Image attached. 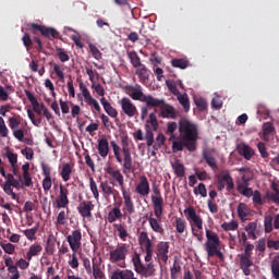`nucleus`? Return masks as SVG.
I'll return each mask as SVG.
<instances>
[{
  "label": "nucleus",
  "instance_id": "19",
  "mask_svg": "<svg viewBox=\"0 0 279 279\" xmlns=\"http://www.w3.org/2000/svg\"><path fill=\"white\" fill-rule=\"evenodd\" d=\"M78 214L84 219H93V210H95V204L92 201H84L77 207Z\"/></svg>",
  "mask_w": 279,
  "mask_h": 279
},
{
  "label": "nucleus",
  "instance_id": "49",
  "mask_svg": "<svg viewBox=\"0 0 279 279\" xmlns=\"http://www.w3.org/2000/svg\"><path fill=\"white\" fill-rule=\"evenodd\" d=\"M222 230L225 232H230L232 230H239V222L236 220H232L231 222H223L221 225Z\"/></svg>",
  "mask_w": 279,
  "mask_h": 279
},
{
  "label": "nucleus",
  "instance_id": "35",
  "mask_svg": "<svg viewBox=\"0 0 279 279\" xmlns=\"http://www.w3.org/2000/svg\"><path fill=\"white\" fill-rule=\"evenodd\" d=\"M128 58L132 64V66H134V69H138L140 66L143 65V63L141 62V57L138 56V53L134 50L128 52Z\"/></svg>",
  "mask_w": 279,
  "mask_h": 279
},
{
  "label": "nucleus",
  "instance_id": "54",
  "mask_svg": "<svg viewBox=\"0 0 279 279\" xmlns=\"http://www.w3.org/2000/svg\"><path fill=\"white\" fill-rule=\"evenodd\" d=\"M194 194L199 195L202 197H206L208 195V191L206 190V184L199 183L198 186L194 189Z\"/></svg>",
  "mask_w": 279,
  "mask_h": 279
},
{
  "label": "nucleus",
  "instance_id": "27",
  "mask_svg": "<svg viewBox=\"0 0 279 279\" xmlns=\"http://www.w3.org/2000/svg\"><path fill=\"white\" fill-rule=\"evenodd\" d=\"M160 219L161 218H154V217H150L148 218V223L153 230V232H156L157 234H165V228L162 227V223H160Z\"/></svg>",
  "mask_w": 279,
  "mask_h": 279
},
{
  "label": "nucleus",
  "instance_id": "9",
  "mask_svg": "<svg viewBox=\"0 0 279 279\" xmlns=\"http://www.w3.org/2000/svg\"><path fill=\"white\" fill-rule=\"evenodd\" d=\"M129 254H130V244L121 243V244H118L114 250H111L109 252V260L112 264L121 263L119 264V267L125 268V258H128Z\"/></svg>",
  "mask_w": 279,
  "mask_h": 279
},
{
  "label": "nucleus",
  "instance_id": "40",
  "mask_svg": "<svg viewBox=\"0 0 279 279\" xmlns=\"http://www.w3.org/2000/svg\"><path fill=\"white\" fill-rule=\"evenodd\" d=\"M264 231L266 234L274 232V216L267 215L264 218Z\"/></svg>",
  "mask_w": 279,
  "mask_h": 279
},
{
  "label": "nucleus",
  "instance_id": "5",
  "mask_svg": "<svg viewBox=\"0 0 279 279\" xmlns=\"http://www.w3.org/2000/svg\"><path fill=\"white\" fill-rule=\"evenodd\" d=\"M105 171L109 175L110 184H112V186L120 187L122 197L123 199H125V206H132V194L128 192V190H125V179L123 177V173H121V170H116L112 167H107Z\"/></svg>",
  "mask_w": 279,
  "mask_h": 279
},
{
  "label": "nucleus",
  "instance_id": "30",
  "mask_svg": "<svg viewBox=\"0 0 279 279\" xmlns=\"http://www.w3.org/2000/svg\"><path fill=\"white\" fill-rule=\"evenodd\" d=\"M135 69V75H137L142 84H145L149 80V70H147V66H145V64H142Z\"/></svg>",
  "mask_w": 279,
  "mask_h": 279
},
{
  "label": "nucleus",
  "instance_id": "56",
  "mask_svg": "<svg viewBox=\"0 0 279 279\" xmlns=\"http://www.w3.org/2000/svg\"><path fill=\"white\" fill-rule=\"evenodd\" d=\"M36 232H38V227L26 229L24 230V236H26L28 241H34V239H36Z\"/></svg>",
  "mask_w": 279,
  "mask_h": 279
},
{
  "label": "nucleus",
  "instance_id": "7",
  "mask_svg": "<svg viewBox=\"0 0 279 279\" xmlns=\"http://www.w3.org/2000/svg\"><path fill=\"white\" fill-rule=\"evenodd\" d=\"M125 90L129 97L134 99V101H143L144 104H146L147 108H149L150 106H158V104H160V101H158V98H155L151 95L143 94V87L141 85H129L125 87Z\"/></svg>",
  "mask_w": 279,
  "mask_h": 279
},
{
  "label": "nucleus",
  "instance_id": "25",
  "mask_svg": "<svg viewBox=\"0 0 279 279\" xmlns=\"http://www.w3.org/2000/svg\"><path fill=\"white\" fill-rule=\"evenodd\" d=\"M100 104L104 107L105 112H107L111 119H117V117H119V111H117V108L112 107L106 97L100 99Z\"/></svg>",
  "mask_w": 279,
  "mask_h": 279
},
{
  "label": "nucleus",
  "instance_id": "32",
  "mask_svg": "<svg viewBox=\"0 0 279 279\" xmlns=\"http://www.w3.org/2000/svg\"><path fill=\"white\" fill-rule=\"evenodd\" d=\"M71 173H73V165L64 163L60 171L63 182H69V180H71Z\"/></svg>",
  "mask_w": 279,
  "mask_h": 279
},
{
  "label": "nucleus",
  "instance_id": "57",
  "mask_svg": "<svg viewBox=\"0 0 279 279\" xmlns=\"http://www.w3.org/2000/svg\"><path fill=\"white\" fill-rule=\"evenodd\" d=\"M167 138L165 137V134L159 133L156 137V143L153 145L154 149H160L162 145H165Z\"/></svg>",
  "mask_w": 279,
  "mask_h": 279
},
{
  "label": "nucleus",
  "instance_id": "29",
  "mask_svg": "<svg viewBox=\"0 0 279 279\" xmlns=\"http://www.w3.org/2000/svg\"><path fill=\"white\" fill-rule=\"evenodd\" d=\"M98 154L100 158H106L108 154H110V144L108 143V140L106 138H100L98 141Z\"/></svg>",
  "mask_w": 279,
  "mask_h": 279
},
{
  "label": "nucleus",
  "instance_id": "52",
  "mask_svg": "<svg viewBox=\"0 0 279 279\" xmlns=\"http://www.w3.org/2000/svg\"><path fill=\"white\" fill-rule=\"evenodd\" d=\"M21 125V116H14L9 118V128L11 130H17V128Z\"/></svg>",
  "mask_w": 279,
  "mask_h": 279
},
{
  "label": "nucleus",
  "instance_id": "2",
  "mask_svg": "<svg viewBox=\"0 0 279 279\" xmlns=\"http://www.w3.org/2000/svg\"><path fill=\"white\" fill-rule=\"evenodd\" d=\"M121 143L122 148L114 141H111L110 145L113 149V156L117 162H119V165H122V169L125 173V171H132L133 169L132 149H130V142L128 136H123Z\"/></svg>",
  "mask_w": 279,
  "mask_h": 279
},
{
  "label": "nucleus",
  "instance_id": "50",
  "mask_svg": "<svg viewBox=\"0 0 279 279\" xmlns=\"http://www.w3.org/2000/svg\"><path fill=\"white\" fill-rule=\"evenodd\" d=\"M2 189L7 195H11L12 199L19 201V195L12 190V183H3Z\"/></svg>",
  "mask_w": 279,
  "mask_h": 279
},
{
  "label": "nucleus",
  "instance_id": "28",
  "mask_svg": "<svg viewBox=\"0 0 279 279\" xmlns=\"http://www.w3.org/2000/svg\"><path fill=\"white\" fill-rule=\"evenodd\" d=\"M238 216L242 221H247L252 217V209L245 203H240L238 206Z\"/></svg>",
  "mask_w": 279,
  "mask_h": 279
},
{
  "label": "nucleus",
  "instance_id": "55",
  "mask_svg": "<svg viewBox=\"0 0 279 279\" xmlns=\"http://www.w3.org/2000/svg\"><path fill=\"white\" fill-rule=\"evenodd\" d=\"M138 241H140V245H142V247H144L145 245L151 244V240L149 239V235L145 231L140 233Z\"/></svg>",
  "mask_w": 279,
  "mask_h": 279
},
{
  "label": "nucleus",
  "instance_id": "38",
  "mask_svg": "<svg viewBox=\"0 0 279 279\" xmlns=\"http://www.w3.org/2000/svg\"><path fill=\"white\" fill-rule=\"evenodd\" d=\"M41 36H45V38H60V33L56 28L44 26L41 28Z\"/></svg>",
  "mask_w": 279,
  "mask_h": 279
},
{
  "label": "nucleus",
  "instance_id": "1",
  "mask_svg": "<svg viewBox=\"0 0 279 279\" xmlns=\"http://www.w3.org/2000/svg\"><path fill=\"white\" fill-rule=\"evenodd\" d=\"M179 132L187 151H195L197 149V138H199L197 124L182 118L179 122Z\"/></svg>",
  "mask_w": 279,
  "mask_h": 279
},
{
  "label": "nucleus",
  "instance_id": "12",
  "mask_svg": "<svg viewBox=\"0 0 279 279\" xmlns=\"http://www.w3.org/2000/svg\"><path fill=\"white\" fill-rule=\"evenodd\" d=\"M52 207L57 210L69 208V189L62 184L59 186V195L52 202Z\"/></svg>",
  "mask_w": 279,
  "mask_h": 279
},
{
  "label": "nucleus",
  "instance_id": "44",
  "mask_svg": "<svg viewBox=\"0 0 279 279\" xmlns=\"http://www.w3.org/2000/svg\"><path fill=\"white\" fill-rule=\"evenodd\" d=\"M171 64L174 69H189V60L186 59H172Z\"/></svg>",
  "mask_w": 279,
  "mask_h": 279
},
{
  "label": "nucleus",
  "instance_id": "6",
  "mask_svg": "<svg viewBox=\"0 0 279 279\" xmlns=\"http://www.w3.org/2000/svg\"><path fill=\"white\" fill-rule=\"evenodd\" d=\"M206 243H205V250L207 252L208 258H213V256H217L219 260H225L226 256L221 252L220 245H221V240H219V235L210 230L206 229Z\"/></svg>",
  "mask_w": 279,
  "mask_h": 279
},
{
  "label": "nucleus",
  "instance_id": "17",
  "mask_svg": "<svg viewBox=\"0 0 279 279\" xmlns=\"http://www.w3.org/2000/svg\"><path fill=\"white\" fill-rule=\"evenodd\" d=\"M215 148H204L202 151L203 160H205L206 165L210 167L213 171H219V166L217 165V159L213 154H215Z\"/></svg>",
  "mask_w": 279,
  "mask_h": 279
},
{
  "label": "nucleus",
  "instance_id": "60",
  "mask_svg": "<svg viewBox=\"0 0 279 279\" xmlns=\"http://www.w3.org/2000/svg\"><path fill=\"white\" fill-rule=\"evenodd\" d=\"M194 101H195L196 108H198L201 112H204V110L208 108V102H206V99L204 98H196Z\"/></svg>",
  "mask_w": 279,
  "mask_h": 279
},
{
  "label": "nucleus",
  "instance_id": "20",
  "mask_svg": "<svg viewBox=\"0 0 279 279\" xmlns=\"http://www.w3.org/2000/svg\"><path fill=\"white\" fill-rule=\"evenodd\" d=\"M150 187H149V180H147V177L142 175L140 178V182L135 186V192L137 195H141L142 197H147L150 193Z\"/></svg>",
  "mask_w": 279,
  "mask_h": 279
},
{
  "label": "nucleus",
  "instance_id": "37",
  "mask_svg": "<svg viewBox=\"0 0 279 279\" xmlns=\"http://www.w3.org/2000/svg\"><path fill=\"white\" fill-rule=\"evenodd\" d=\"M172 169L174 170L177 178H184V165L180 162V159L174 160V162L172 163Z\"/></svg>",
  "mask_w": 279,
  "mask_h": 279
},
{
  "label": "nucleus",
  "instance_id": "26",
  "mask_svg": "<svg viewBox=\"0 0 279 279\" xmlns=\"http://www.w3.org/2000/svg\"><path fill=\"white\" fill-rule=\"evenodd\" d=\"M133 278H134V271L130 269H123V270L117 269L110 276V279H133Z\"/></svg>",
  "mask_w": 279,
  "mask_h": 279
},
{
  "label": "nucleus",
  "instance_id": "10",
  "mask_svg": "<svg viewBox=\"0 0 279 279\" xmlns=\"http://www.w3.org/2000/svg\"><path fill=\"white\" fill-rule=\"evenodd\" d=\"M154 195L150 196L154 215L157 219L162 217V213L165 211V198H162V193L160 192V187L157 185H153Z\"/></svg>",
  "mask_w": 279,
  "mask_h": 279
},
{
  "label": "nucleus",
  "instance_id": "16",
  "mask_svg": "<svg viewBox=\"0 0 279 279\" xmlns=\"http://www.w3.org/2000/svg\"><path fill=\"white\" fill-rule=\"evenodd\" d=\"M22 43L26 49V51H29L32 47H34V43H36L35 49L38 51V53H41L44 47H43V41L38 37H34L32 39V36H29V33H24L22 37Z\"/></svg>",
  "mask_w": 279,
  "mask_h": 279
},
{
  "label": "nucleus",
  "instance_id": "41",
  "mask_svg": "<svg viewBox=\"0 0 279 279\" xmlns=\"http://www.w3.org/2000/svg\"><path fill=\"white\" fill-rule=\"evenodd\" d=\"M272 191L275 192H267L266 198L268 202H272V204H277L279 206V190L276 185H272Z\"/></svg>",
  "mask_w": 279,
  "mask_h": 279
},
{
  "label": "nucleus",
  "instance_id": "43",
  "mask_svg": "<svg viewBox=\"0 0 279 279\" xmlns=\"http://www.w3.org/2000/svg\"><path fill=\"white\" fill-rule=\"evenodd\" d=\"M89 189L93 197L96 199V202H99V187L97 186V182H95L93 177L89 178Z\"/></svg>",
  "mask_w": 279,
  "mask_h": 279
},
{
  "label": "nucleus",
  "instance_id": "4",
  "mask_svg": "<svg viewBox=\"0 0 279 279\" xmlns=\"http://www.w3.org/2000/svg\"><path fill=\"white\" fill-rule=\"evenodd\" d=\"M121 202L116 203L113 208L107 215V221L109 223H114V221H121V219H128V223H132V215L136 213V207L134 206V201L132 205L129 204V207L125 206V199H123V207L121 211Z\"/></svg>",
  "mask_w": 279,
  "mask_h": 279
},
{
  "label": "nucleus",
  "instance_id": "31",
  "mask_svg": "<svg viewBox=\"0 0 279 279\" xmlns=\"http://www.w3.org/2000/svg\"><path fill=\"white\" fill-rule=\"evenodd\" d=\"M99 187L104 197H111V195H114V193H117V190H114V185H110L108 181H100Z\"/></svg>",
  "mask_w": 279,
  "mask_h": 279
},
{
  "label": "nucleus",
  "instance_id": "33",
  "mask_svg": "<svg viewBox=\"0 0 279 279\" xmlns=\"http://www.w3.org/2000/svg\"><path fill=\"white\" fill-rule=\"evenodd\" d=\"M245 232H247V238L252 239V241H256V230H258V223L256 221L250 222L244 228Z\"/></svg>",
  "mask_w": 279,
  "mask_h": 279
},
{
  "label": "nucleus",
  "instance_id": "42",
  "mask_svg": "<svg viewBox=\"0 0 279 279\" xmlns=\"http://www.w3.org/2000/svg\"><path fill=\"white\" fill-rule=\"evenodd\" d=\"M272 279H279V257H275L270 263Z\"/></svg>",
  "mask_w": 279,
  "mask_h": 279
},
{
  "label": "nucleus",
  "instance_id": "18",
  "mask_svg": "<svg viewBox=\"0 0 279 279\" xmlns=\"http://www.w3.org/2000/svg\"><path fill=\"white\" fill-rule=\"evenodd\" d=\"M41 171L44 175L43 180V189L45 193H49L51 191V186H53V182L51 181V167L49 165L41 162Z\"/></svg>",
  "mask_w": 279,
  "mask_h": 279
},
{
  "label": "nucleus",
  "instance_id": "39",
  "mask_svg": "<svg viewBox=\"0 0 279 279\" xmlns=\"http://www.w3.org/2000/svg\"><path fill=\"white\" fill-rule=\"evenodd\" d=\"M174 228L179 234H184V231L186 230V220H184V218L175 217Z\"/></svg>",
  "mask_w": 279,
  "mask_h": 279
},
{
  "label": "nucleus",
  "instance_id": "62",
  "mask_svg": "<svg viewBox=\"0 0 279 279\" xmlns=\"http://www.w3.org/2000/svg\"><path fill=\"white\" fill-rule=\"evenodd\" d=\"M253 202L257 205V206H264L265 205V201L263 199V195L260 194V192L255 191L253 193Z\"/></svg>",
  "mask_w": 279,
  "mask_h": 279
},
{
  "label": "nucleus",
  "instance_id": "46",
  "mask_svg": "<svg viewBox=\"0 0 279 279\" xmlns=\"http://www.w3.org/2000/svg\"><path fill=\"white\" fill-rule=\"evenodd\" d=\"M179 104L183 106V110L185 112H189L191 110V102L189 101V95L183 94L178 96Z\"/></svg>",
  "mask_w": 279,
  "mask_h": 279
},
{
  "label": "nucleus",
  "instance_id": "45",
  "mask_svg": "<svg viewBox=\"0 0 279 279\" xmlns=\"http://www.w3.org/2000/svg\"><path fill=\"white\" fill-rule=\"evenodd\" d=\"M0 247L5 254H14V252L16 251V246L5 240L0 242Z\"/></svg>",
  "mask_w": 279,
  "mask_h": 279
},
{
  "label": "nucleus",
  "instance_id": "48",
  "mask_svg": "<svg viewBox=\"0 0 279 279\" xmlns=\"http://www.w3.org/2000/svg\"><path fill=\"white\" fill-rule=\"evenodd\" d=\"M113 228H116V230L119 232V238L121 241H126V239L130 236L123 225H113Z\"/></svg>",
  "mask_w": 279,
  "mask_h": 279
},
{
  "label": "nucleus",
  "instance_id": "47",
  "mask_svg": "<svg viewBox=\"0 0 279 279\" xmlns=\"http://www.w3.org/2000/svg\"><path fill=\"white\" fill-rule=\"evenodd\" d=\"M69 219V211L61 210L57 216L56 226H66Z\"/></svg>",
  "mask_w": 279,
  "mask_h": 279
},
{
  "label": "nucleus",
  "instance_id": "14",
  "mask_svg": "<svg viewBox=\"0 0 279 279\" xmlns=\"http://www.w3.org/2000/svg\"><path fill=\"white\" fill-rule=\"evenodd\" d=\"M158 105L150 106L149 108H160V114L162 119H175V109L173 106L168 105L165 99H158Z\"/></svg>",
  "mask_w": 279,
  "mask_h": 279
},
{
  "label": "nucleus",
  "instance_id": "15",
  "mask_svg": "<svg viewBox=\"0 0 279 279\" xmlns=\"http://www.w3.org/2000/svg\"><path fill=\"white\" fill-rule=\"evenodd\" d=\"M120 106L122 108L123 114L132 119L133 117H138V109L136 105L132 104V100L128 97H124L120 100Z\"/></svg>",
  "mask_w": 279,
  "mask_h": 279
},
{
  "label": "nucleus",
  "instance_id": "34",
  "mask_svg": "<svg viewBox=\"0 0 279 279\" xmlns=\"http://www.w3.org/2000/svg\"><path fill=\"white\" fill-rule=\"evenodd\" d=\"M56 236H48L45 247L46 254H48V256H53V252H56Z\"/></svg>",
  "mask_w": 279,
  "mask_h": 279
},
{
  "label": "nucleus",
  "instance_id": "23",
  "mask_svg": "<svg viewBox=\"0 0 279 279\" xmlns=\"http://www.w3.org/2000/svg\"><path fill=\"white\" fill-rule=\"evenodd\" d=\"M254 265V262H252V257L247 255H242L240 258V268L242 269L244 276H250L252 274V270L250 269Z\"/></svg>",
  "mask_w": 279,
  "mask_h": 279
},
{
  "label": "nucleus",
  "instance_id": "53",
  "mask_svg": "<svg viewBox=\"0 0 279 279\" xmlns=\"http://www.w3.org/2000/svg\"><path fill=\"white\" fill-rule=\"evenodd\" d=\"M100 120L102 121L104 128L106 130H114V124L110 121V118L106 113L100 114Z\"/></svg>",
  "mask_w": 279,
  "mask_h": 279
},
{
  "label": "nucleus",
  "instance_id": "36",
  "mask_svg": "<svg viewBox=\"0 0 279 279\" xmlns=\"http://www.w3.org/2000/svg\"><path fill=\"white\" fill-rule=\"evenodd\" d=\"M40 252H43V246L40 244L31 245L28 252L26 253L27 260H32L33 256H38Z\"/></svg>",
  "mask_w": 279,
  "mask_h": 279
},
{
  "label": "nucleus",
  "instance_id": "8",
  "mask_svg": "<svg viewBox=\"0 0 279 279\" xmlns=\"http://www.w3.org/2000/svg\"><path fill=\"white\" fill-rule=\"evenodd\" d=\"M131 260L134 271L143 278H154V276H156V266H154V263H149L145 266L141 259V254L134 252Z\"/></svg>",
  "mask_w": 279,
  "mask_h": 279
},
{
  "label": "nucleus",
  "instance_id": "22",
  "mask_svg": "<svg viewBox=\"0 0 279 279\" xmlns=\"http://www.w3.org/2000/svg\"><path fill=\"white\" fill-rule=\"evenodd\" d=\"M101 257H94L92 258V274L95 279H104L105 275L101 270Z\"/></svg>",
  "mask_w": 279,
  "mask_h": 279
},
{
  "label": "nucleus",
  "instance_id": "13",
  "mask_svg": "<svg viewBox=\"0 0 279 279\" xmlns=\"http://www.w3.org/2000/svg\"><path fill=\"white\" fill-rule=\"evenodd\" d=\"M70 248L74 254L82 250V229H74L71 234L66 236Z\"/></svg>",
  "mask_w": 279,
  "mask_h": 279
},
{
  "label": "nucleus",
  "instance_id": "24",
  "mask_svg": "<svg viewBox=\"0 0 279 279\" xmlns=\"http://www.w3.org/2000/svg\"><path fill=\"white\" fill-rule=\"evenodd\" d=\"M238 151L240 156H243V158H245V160H252V157L255 154L254 149L245 143L238 145Z\"/></svg>",
  "mask_w": 279,
  "mask_h": 279
},
{
  "label": "nucleus",
  "instance_id": "61",
  "mask_svg": "<svg viewBox=\"0 0 279 279\" xmlns=\"http://www.w3.org/2000/svg\"><path fill=\"white\" fill-rule=\"evenodd\" d=\"M88 47L93 58H95V60H101V51H99L97 46L89 44Z\"/></svg>",
  "mask_w": 279,
  "mask_h": 279
},
{
  "label": "nucleus",
  "instance_id": "63",
  "mask_svg": "<svg viewBox=\"0 0 279 279\" xmlns=\"http://www.w3.org/2000/svg\"><path fill=\"white\" fill-rule=\"evenodd\" d=\"M21 154L24 155L26 160H34V149L32 147H26L22 149Z\"/></svg>",
  "mask_w": 279,
  "mask_h": 279
},
{
  "label": "nucleus",
  "instance_id": "51",
  "mask_svg": "<svg viewBox=\"0 0 279 279\" xmlns=\"http://www.w3.org/2000/svg\"><path fill=\"white\" fill-rule=\"evenodd\" d=\"M80 88L82 90V95L86 101V104H89L94 98L90 96V92L88 90V87L84 83L80 84Z\"/></svg>",
  "mask_w": 279,
  "mask_h": 279
},
{
  "label": "nucleus",
  "instance_id": "58",
  "mask_svg": "<svg viewBox=\"0 0 279 279\" xmlns=\"http://www.w3.org/2000/svg\"><path fill=\"white\" fill-rule=\"evenodd\" d=\"M57 56L60 62H69V60H71V57H69V53H66L62 48H57Z\"/></svg>",
  "mask_w": 279,
  "mask_h": 279
},
{
  "label": "nucleus",
  "instance_id": "3",
  "mask_svg": "<svg viewBox=\"0 0 279 279\" xmlns=\"http://www.w3.org/2000/svg\"><path fill=\"white\" fill-rule=\"evenodd\" d=\"M185 219L189 221L193 236L197 239L199 243L204 241V219L197 215L195 207L189 206L183 210Z\"/></svg>",
  "mask_w": 279,
  "mask_h": 279
},
{
  "label": "nucleus",
  "instance_id": "21",
  "mask_svg": "<svg viewBox=\"0 0 279 279\" xmlns=\"http://www.w3.org/2000/svg\"><path fill=\"white\" fill-rule=\"evenodd\" d=\"M156 255L159 260L167 264V260H169V242H158Z\"/></svg>",
  "mask_w": 279,
  "mask_h": 279
},
{
  "label": "nucleus",
  "instance_id": "11",
  "mask_svg": "<svg viewBox=\"0 0 279 279\" xmlns=\"http://www.w3.org/2000/svg\"><path fill=\"white\" fill-rule=\"evenodd\" d=\"M217 178V190L223 191V189H227L228 193H231L234 191V179H232V175H230V171L225 170L221 171L219 174L216 175ZM227 184V187H226Z\"/></svg>",
  "mask_w": 279,
  "mask_h": 279
},
{
  "label": "nucleus",
  "instance_id": "59",
  "mask_svg": "<svg viewBox=\"0 0 279 279\" xmlns=\"http://www.w3.org/2000/svg\"><path fill=\"white\" fill-rule=\"evenodd\" d=\"M53 72L56 73L60 82H64V70H62V66L60 64L58 63L53 64Z\"/></svg>",
  "mask_w": 279,
  "mask_h": 279
},
{
  "label": "nucleus",
  "instance_id": "64",
  "mask_svg": "<svg viewBox=\"0 0 279 279\" xmlns=\"http://www.w3.org/2000/svg\"><path fill=\"white\" fill-rule=\"evenodd\" d=\"M9 274H12V276L10 277V279H19L21 278V272H19V268L15 266H10V268H8Z\"/></svg>",
  "mask_w": 279,
  "mask_h": 279
}]
</instances>
